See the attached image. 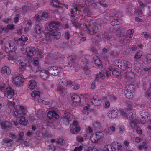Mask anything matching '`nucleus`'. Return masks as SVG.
<instances>
[{"instance_id": "nucleus-1", "label": "nucleus", "mask_w": 151, "mask_h": 151, "mask_svg": "<svg viewBox=\"0 0 151 151\" xmlns=\"http://www.w3.org/2000/svg\"><path fill=\"white\" fill-rule=\"evenodd\" d=\"M129 108L122 109L118 110L117 109L112 110L109 111L107 114L108 116L110 119H114L119 114L123 116H124L125 118L127 119H132L133 117V114L130 112Z\"/></svg>"}, {"instance_id": "nucleus-2", "label": "nucleus", "mask_w": 151, "mask_h": 151, "mask_svg": "<svg viewBox=\"0 0 151 151\" xmlns=\"http://www.w3.org/2000/svg\"><path fill=\"white\" fill-rule=\"evenodd\" d=\"M60 25V23L58 21H53L49 24V32L45 34V37L46 40L50 39L51 36H54V38L56 39H60V34L59 32H57Z\"/></svg>"}, {"instance_id": "nucleus-3", "label": "nucleus", "mask_w": 151, "mask_h": 151, "mask_svg": "<svg viewBox=\"0 0 151 151\" xmlns=\"http://www.w3.org/2000/svg\"><path fill=\"white\" fill-rule=\"evenodd\" d=\"M13 111L14 116L15 117L21 118L26 114V110L23 106H16Z\"/></svg>"}, {"instance_id": "nucleus-4", "label": "nucleus", "mask_w": 151, "mask_h": 151, "mask_svg": "<svg viewBox=\"0 0 151 151\" xmlns=\"http://www.w3.org/2000/svg\"><path fill=\"white\" fill-rule=\"evenodd\" d=\"M24 78L21 76H14L13 78L14 84L16 86L20 87L24 84Z\"/></svg>"}, {"instance_id": "nucleus-5", "label": "nucleus", "mask_w": 151, "mask_h": 151, "mask_svg": "<svg viewBox=\"0 0 151 151\" xmlns=\"http://www.w3.org/2000/svg\"><path fill=\"white\" fill-rule=\"evenodd\" d=\"M103 137V134L102 132H97L93 134L91 136V140L94 143L97 142L100 139Z\"/></svg>"}, {"instance_id": "nucleus-6", "label": "nucleus", "mask_w": 151, "mask_h": 151, "mask_svg": "<svg viewBox=\"0 0 151 151\" xmlns=\"http://www.w3.org/2000/svg\"><path fill=\"white\" fill-rule=\"evenodd\" d=\"M119 68L123 70H127L129 72L131 71L132 65L131 63L126 60H122V63L119 66Z\"/></svg>"}, {"instance_id": "nucleus-7", "label": "nucleus", "mask_w": 151, "mask_h": 151, "mask_svg": "<svg viewBox=\"0 0 151 151\" xmlns=\"http://www.w3.org/2000/svg\"><path fill=\"white\" fill-rule=\"evenodd\" d=\"M50 74L53 76H57L62 69L61 67L51 66L48 67L47 68Z\"/></svg>"}, {"instance_id": "nucleus-8", "label": "nucleus", "mask_w": 151, "mask_h": 151, "mask_svg": "<svg viewBox=\"0 0 151 151\" xmlns=\"http://www.w3.org/2000/svg\"><path fill=\"white\" fill-rule=\"evenodd\" d=\"M42 26L41 24H36L34 28V32L35 34V36L40 38L44 33V31L42 30Z\"/></svg>"}, {"instance_id": "nucleus-9", "label": "nucleus", "mask_w": 151, "mask_h": 151, "mask_svg": "<svg viewBox=\"0 0 151 151\" xmlns=\"http://www.w3.org/2000/svg\"><path fill=\"white\" fill-rule=\"evenodd\" d=\"M16 47L14 43L9 42L6 43L5 48V51L6 53L14 52L16 50Z\"/></svg>"}, {"instance_id": "nucleus-10", "label": "nucleus", "mask_w": 151, "mask_h": 151, "mask_svg": "<svg viewBox=\"0 0 151 151\" xmlns=\"http://www.w3.org/2000/svg\"><path fill=\"white\" fill-rule=\"evenodd\" d=\"M27 53V58H30L31 57L34 56L36 53V49L32 47H27L26 49Z\"/></svg>"}, {"instance_id": "nucleus-11", "label": "nucleus", "mask_w": 151, "mask_h": 151, "mask_svg": "<svg viewBox=\"0 0 151 151\" xmlns=\"http://www.w3.org/2000/svg\"><path fill=\"white\" fill-rule=\"evenodd\" d=\"M80 128L78 123L76 121H74L72 123V125L70 129L71 133L76 134L80 131Z\"/></svg>"}, {"instance_id": "nucleus-12", "label": "nucleus", "mask_w": 151, "mask_h": 151, "mask_svg": "<svg viewBox=\"0 0 151 151\" xmlns=\"http://www.w3.org/2000/svg\"><path fill=\"white\" fill-rule=\"evenodd\" d=\"M73 115L70 113H65L63 117V123L65 125H68L69 122L72 119Z\"/></svg>"}, {"instance_id": "nucleus-13", "label": "nucleus", "mask_w": 151, "mask_h": 151, "mask_svg": "<svg viewBox=\"0 0 151 151\" xmlns=\"http://www.w3.org/2000/svg\"><path fill=\"white\" fill-rule=\"evenodd\" d=\"M100 101L99 96L95 95L93 99L89 100V103L92 105L98 106L100 104Z\"/></svg>"}, {"instance_id": "nucleus-14", "label": "nucleus", "mask_w": 151, "mask_h": 151, "mask_svg": "<svg viewBox=\"0 0 151 151\" xmlns=\"http://www.w3.org/2000/svg\"><path fill=\"white\" fill-rule=\"evenodd\" d=\"M80 65L84 71L87 70L88 65V60L85 58L82 57L81 59Z\"/></svg>"}, {"instance_id": "nucleus-15", "label": "nucleus", "mask_w": 151, "mask_h": 151, "mask_svg": "<svg viewBox=\"0 0 151 151\" xmlns=\"http://www.w3.org/2000/svg\"><path fill=\"white\" fill-rule=\"evenodd\" d=\"M72 100L74 104L80 105L81 103V99L79 96L77 94H73L71 96Z\"/></svg>"}, {"instance_id": "nucleus-16", "label": "nucleus", "mask_w": 151, "mask_h": 151, "mask_svg": "<svg viewBox=\"0 0 151 151\" xmlns=\"http://www.w3.org/2000/svg\"><path fill=\"white\" fill-rule=\"evenodd\" d=\"M140 114L142 117L140 119V121L142 123H145L146 122V118H148L149 115V114L147 111L142 110L140 112Z\"/></svg>"}, {"instance_id": "nucleus-17", "label": "nucleus", "mask_w": 151, "mask_h": 151, "mask_svg": "<svg viewBox=\"0 0 151 151\" xmlns=\"http://www.w3.org/2000/svg\"><path fill=\"white\" fill-rule=\"evenodd\" d=\"M27 40L28 38L27 37L22 35L21 38H19L17 41V45L19 46L22 47L24 45L25 42Z\"/></svg>"}, {"instance_id": "nucleus-18", "label": "nucleus", "mask_w": 151, "mask_h": 151, "mask_svg": "<svg viewBox=\"0 0 151 151\" xmlns=\"http://www.w3.org/2000/svg\"><path fill=\"white\" fill-rule=\"evenodd\" d=\"M7 92V97L8 99H10L13 98L14 95V91L12 89L11 87L7 88H6Z\"/></svg>"}, {"instance_id": "nucleus-19", "label": "nucleus", "mask_w": 151, "mask_h": 151, "mask_svg": "<svg viewBox=\"0 0 151 151\" xmlns=\"http://www.w3.org/2000/svg\"><path fill=\"white\" fill-rule=\"evenodd\" d=\"M12 141L11 139H9L7 138L3 139L1 143L2 145L8 147L12 146Z\"/></svg>"}, {"instance_id": "nucleus-20", "label": "nucleus", "mask_w": 151, "mask_h": 151, "mask_svg": "<svg viewBox=\"0 0 151 151\" xmlns=\"http://www.w3.org/2000/svg\"><path fill=\"white\" fill-rule=\"evenodd\" d=\"M50 73L49 71L46 70H42L40 72V76L41 78L45 80L48 77Z\"/></svg>"}, {"instance_id": "nucleus-21", "label": "nucleus", "mask_w": 151, "mask_h": 151, "mask_svg": "<svg viewBox=\"0 0 151 151\" xmlns=\"http://www.w3.org/2000/svg\"><path fill=\"white\" fill-rule=\"evenodd\" d=\"M47 116L50 119H52L53 117L56 119H58L59 116L56 112L54 111H49L47 113Z\"/></svg>"}, {"instance_id": "nucleus-22", "label": "nucleus", "mask_w": 151, "mask_h": 151, "mask_svg": "<svg viewBox=\"0 0 151 151\" xmlns=\"http://www.w3.org/2000/svg\"><path fill=\"white\" fill-rule=\"evenodd\" d=\"M134 66L136 71L139 74L141 75L142 74V70L141 69L140 63L138 62H136L134 63Z\"/></svg>"}, {"instance_id": "nucleus-23", "label": "nucleus", "mask_w": 151, "mask_h": 151, "mask_svg": "<svg viewBox=\"0 0 151 151\" xmlns=\"http://www.w3.org/2000/svg\"><path fill=\"white\" fill-rule=\"evenodd\" d=\"M85 26L88 30V32L91 34H96L97 31L95 30V27H91V26L88 27L86 24H85Z\"/></svg>"}, {"instance_id": "nucleus-24", "label": "nucleus", "mask_w": 151, "mask_h": 151, "mask_svg": "<svg viewBox=\"0 0 151 151\" xmlns=\"http://www.w3.org/2000/svg\"><path fill=\"white\" fill-rule=\"evenodd\" d=\"M16 63L17 65H19V68L22 71H23L26 70V64L25 63L20 60L17 61Z\"/></svg>"}, {"instance_id": "nucleus-25", "label": "nucleus", "mask_w": 151, "mask_h": 151, "mask_svg": "<svg viewBox=\"0 0 151 151\" xmlns=\"http://www.w3.org/2000/svg\"><path fill=\"white\" fill-rule=\"evenodd\" d=\"M76 58V55H71V56H69L68 58V59L70 61V62L68 63V65L71 67L72 66V65L74 67V65H75L74 62L75 61Z\"/></svg>"}, {"instance_id": "nucleus-26", "label": "nucleus", "mask_w": 151, "mask_h": 151, "mask_svg": "<svg viewBox=\"0 0 151 151\" xmlns=\"http://www.w3.org/2000/svg\"><path fill=\"white\" fill-rule=\"evenodd\" d=\"M50 4L53 7H58L62 9V6L63 5L59 2L58 0H52Z\"/></svg>"}, {"instance_id": "nucleus-27", "label": "nucleus", "mask_w": 151, "mask_h": 151, "mask_svg": "<svg viewBox=\"0 0 151 151\" xmlns=\"http://www.w3.org/2000/svg\"><path fill=\"white\" fill-rule=\"evenodd\" d=\"M1 73L3 74H7L9 75L11 73V70L9 67L6 66H4L2 68Z\"/></svg>"}, {"instance_id": "nucleus-28", "label": "nucleus", "mask_w": 151, "mask_h": 151, "mask_svg": "<svg viewBox=\"0 0 151 151\" xmlns=\"http://www.w3.org/2000/svg\"><path fill=\"white\" fill-rule=\"evenodd\" d=\"M102 37L105 39H107L108 40L107 41L110 44L111 46H112V45H114V42L115 41L114 38H110L108 35H104L102 36Z\"/></svg>"}, {"instance_id": "nucleus-29", "label": "nucleus", "mask_w": 151, "mask_h": 151, "mask_svg": "<svg viewBox=\"0 0 151 151\" xmlns=\"http://www.w3.org/2000/svg\"><path fill=\"white\" fill-rule=\"evenodd\" d=\"M84 1L83 2L82 4V5L84 7H87V9H84L83 10L84 12H85V10H86V12L88 13L90 12V10L88 8V7L90 6L89 5V0H84Z\"/></svg>"}, {"instance_id": "nucleus-30", "label": "nucleus", "mask_w": 151, "mask_h": 151, "mask_svg": "<svg viewBox=\"0 0 151 151\" xmlns=\"http://www.w3.org/2000/svg\"><path fill=\"white\" fill-rule=\"evenodd\" d=\"M111 145L112 147L115 150H117V151L115 150V151H119V150L122 147L121 145L119 143L116 142H113Z\"/></svg>"}, {"instance_id": "nucleus-31", "label": "nucleus", "mask_w": 151, "mask_h": 151, "mask_svg": "<svg viewBox=\"0 0 151 151\" xmlns=\"http://www.w3.org/2000/svg\"><path fill=\"white\" fill-rule=\"evenodd\" d=\"M90 104H87V106L84 107L82 110V112L83 114L86 115H88L89 112V110L90 106Z\"/></svg>"}, {"instance_id": "nucleus-32", "label": "nucleus", "mask_w": 151, "mask_h": 151, "mask_svg": "<svg viewBox=\"0 0 151 151\" xmlns=\"http://www.w3.org/2000/svg\"><path fill=\"white\" fill-rule=\"evenodd\" d=\"M130 38L127 36L123 37L120 41V43L121 44H125L129 42Z\"/></svg>"}, {"instance_id": "nucleus-33", "label": "nucleus", "mask_w": 151, "mask_h": 151, "mask_svg": "<svg viewBox=\"0 0 151 151\" xmlns=\"http://www.w3.org/2000/svg\"><path fill=\"white\" fill-rule=\"evenodd\" d=\"M37 83L34 80H32L29 82L28 87L30 89H33L36 85Z\"/></svg>"}, {"instance_id": "nucleus-34", "label": "nucleus", "mask_w": 151, "mask_h": 151, "mask_svg": "<svg viewBox=\"0 0 151 151\" xmlns=\"http://www.w3.org/2000/svg\"><path fill=\"white\" fill-rule=\"evenodd\" d=\"M125 96L128 99H131L133 98V92L125 90L124 91Z\"/></svg>"}, {"instance_id": "nucleus-35", "label": "nucleus", "mask_w": 151, "mask_h": 151, "mask_svg": "<svg viewBox=\"0 0 151 151\" xmlns=\"http://www.w3.org/2000/svg\"><path fill=\"white\" fill-rule=\"evenodd\" d=\"M143 52L142 51L139 50L137 51L134 57V59H140L143 55Z\"/></svg>"}, {"instance_id": "nucleus-36", "label": "nucleus", "mask_w": 151, "mask_h": 151, "mask_svg": "<svg viewBox=\"0 0 151 151\" xmlns=\"http://www.w3.org/2000/svg\"><path fill=\"white\" fill-rule=\"evenodd\" d=\"M19 123L20 124L25 126L27 124V120H26L25 118L23 116L20 118L19 121Z\"/></svg>"}, {"instance_id": "nucleus-37", "label": "nucleus", "mask_w": 151, "mask_h": 151, "mask_svg": "<svg viewBox=\"0 0 151 151\" xmlns=\"http://www.w3.org/2000/svg\"><path fill=\"white\" fill-rule=\"evenodd\" d=\"M15 27V25L13 24H8L6 28H5V32L7 33L8 32V30H12Z\"/></svg>"}, {"instance_id": "nucleus-38", "label": "nucleus", "mask_w": 151, "mask_h": 151, "mask_svg": "<svg viewBox=\"0 0 151 151\" xmlns=\"http://www.w3.org/2000/svg\"><path fill=\"white\" fill-rule=\"evenodd\" d=\"M65 86L61 85H58V86L57 91L59 93L61 94L63 93L65 89Z\"/></svg>"}, {"instance_id": "nucleus-39", "label": "nucleus", "mask_w": 151, "mask_h": 151, "mask_svg": "<svg viewBox=\"0 0 151 151\" xmlns=\"http://www.w3.org/2000/svg\"><path fill=\"white\" fill-rule=\"evenodd\" d=\"M134 86L132 84H129L127 86L126 88V90L132 92H134Z\"/></svg>"}, {"instance_id": "nucleus-40", "label": "nucleus", "mask_w": 151, "mask_h": 151, "mask_svg": "<svg viewBox=\"0 0 151 151\" xmlns=\"http://www.w3.org/2000/svg\"><path fill=\"white\" fill-rule=\"evenodd\" d=\"M58 83L59 85L65 86L66 80L65 78H61L58 80Z\"/></svg>"}, {"instance_id": "nucleus-41", "label": "nucleus", "mask_w": 151, "mask_h": 151, "mask_svg": "<svg viewBox=\"0 0 151 151\" xmlns=\"http://www.w3.org/2000/svg\"><path fill=\"white\" fill-rule=\"evenodd\" d=\"M134 33V30L133 29H130L128 30L127 32V37H129V38H131L132 37Z\"/></svg>"}, {"instance_id": "nucleus-42", "label": "nucleus", "mask_w": 151, "mask_h": 151, "mask_svg": "<svg viewBox=\"0 0 151 151\" xmlns=\"http://www.w3.org/2000/svg\"><path fill=\"white\" fill-rule=\"evenodd\" d=\"M78 10L77 8H74L73 9H70V12L72 15L70 17H74L76 15V12Z\"/></svg>"}, {"instance_id": "nucleus-43", "label": "nucleus", "mask_w": 151, "mask_h": 151, "mask_svg": "<svg viewBox=\"0 0 151 151\" xmlns=\"http://www.w3.org/2000/svg\"><path fill=\"white\" fill-rule=\"evenodd\" d=\"M129 124L132 127H137V120L135 119H132L131 121L129 122Z\"/></svg>"}, {"instance_id": "nucleus-44", "label": "nucleus", "mask_w": 151, "mask_h": 151, "mask_svg": "<svg viewBox=\"0 0 151 151\" xmlns=\"http://www.w3.org/2000/svg\"><path fill=\"white\" fill-rule=\"evenodd\" d=\"M40 93L38 91H35L32 92L31 93V96L32 97L35 98L40 97Z\"/></svg>"}, {"instance_id": "nucleus-45", "label": "nucleus", "mask_w": 151, "mask_h": 151, "mask_svg": "<svg viewBox=\"0 0 151 151\" xmlns=\"http://www.w3.org/2000/svg\"><path fill=\"white\" fill-rule=\"evenodd\" d=\"M145 60L146 61L147 64H149L151 63V54L147 55L145 58Z\"/></svg>"}, {"instance_id": "nucleus-46", "label": "nucleus", "mask_w": 151, "mask_h": 151, "mask_svg": "<svg viewBox=\"0 0 151 151\" xmlns=\"http://www.w3.org/2000/svg\"><path fill=\"white\" fill-rule=\"evenodd\" d=\"M28 9V8L27 6H24L20 8V11L22 12L23 14H24L26 13Z\"/></svg>"}, {"instance_id": "nucleus-47", "label": "nucleus", "mask_w": 151, "mask_h": 151, "mask_svg": "<svg viewBox=\"0 0 151 151\" xmlns=\"http://www.w3.org/2000/svg\"><path fill=\"white\" fill-rule=\"evenodd\" d=\"M95 64L97 66V67L100 68H101L103 66L102 65V64H101V63H99L100 62V61L99 59H96V60H95Z\"/></svg>"}, {"instance_id": "nucleus-48", "label": "nucleus", "mask_w": 151, "mask_h": 151, "mask_svg": "<svg viewBox=\"0 0 151 151\" xmlns=\"http://www.w3.org/2000/svg\"><path fill=\"white\" fill-rule=\"evenodd\" d=\"M63 35L65 39H67V40H69V39L70 38L71 36L70 33V32L68 31L65 32L64 33V34H63Z\"/></svg>"}, {"instance_id": "nucleus-49", "label": "nucleus", "mask_w": 151, "mask_h": 151, "mask_svg": "<svg viewBox=\"0 0 151 151\" xmlns=\"http://www.w3.org/2000/svg\"><path fill=\"white\" fill-rule=\"evenodd\" d=\"M104 151H113L112 146L110 145H108L105 146Z\"/></svg>"}, {"instance_id": "nucleus-50", "label": "nucleus", "mask_w": 151, "mask_h": 151, "mask_svg": "<svg viewBox=\"0 0 151 151\" xmlns=\"http://www.w3.org/2000/svg\"><path fill=\"white\" fill-rule=\"evenodd\" d=\"M121 63H122V60H116L114 62V64L116 66L119 68V66L121 65Z\"/></svg>"}, {"instance_id": "nucleus-51", "label": "nucleus", "mask_w": 151, "mask_h": 151, "mask_svg": "<svg viewBox=\"0 0 151 151\" xmlns=\"http://www.w3.org/2000/svg\"><path fill=\"white\" fill-rule=\"evenodd\" d=\"M50 16L49 14L45 12H43L41 16V17L42 19L43 18L45 19H47L49 18Z\"/></svg>"}, {"instance_id": "nucleus-52", "label": "nucleus", "mask_w": 151, "mask_h": 151, "mask_svg": "<svg viewBox=\"0 0 151 151\" xmlns=\"http://www.w3.org/2000/svg\"><path fill=\"white\" fill-rule=\"evenodd\" d=\"M86 131L87 133H92L93 132V130L92 127L89 126L86 128Z\"/></svg>"}, {"instance_id": "nucleus-53", "label": "nucleus", "mask_w": 151, "mask_h": 151, "mask_svg": "<svg viewBox=\"0 0 151 151\" xmlns=\"http://www.w3.org/2000/svg\"><path fill=\"white\" fill-rule=\"evenodd\" d=\"M20 16L19 14H17L14 18V23H17L19 20Z\"/></svg>"}, {"instance_id": "nucleus-54", "label": "nucleus", "mask_w": 151, "mask_h": 151, "mask_svg": "<svg viewBox=\"0 0 151 151\" xmlns=\"http://www.w3.org/2000/svg\"><path fill=\"white\" fill-rule=\"evenodd\" d=\"M145 95L147 97L151 96V87H149L145 92Z\"/></svg>"}, {"instance_id": "nucleus-55", "label": "nucleus", "mask_w": 151, "mask_h": 151, "mask_svg": "<svg viewBox=\"0 0 151 151\" xmlns=\"http://www.w3.org/2000/svg\"><path fill=\"white\" fill-rule=\"evenodd\" d=\"M3 21L6 24L10 23L12 22V19L10 17H7L4 19Z\"/></svg>"}, {"instance_id": "nucleus-56", "label": "nucleus", "mask_w": 151, "mask_h": 151, "mask_svg": "<svg viewBox=\"0 0 151 151\" xmlns=\"http://www.w3.org/2000/svg\"><path fill=\"white\" fill-rule=\"evenodd\" d=\"M112 74L114 77H116L119 75V73L117 70L114 69L112 71Z\"/></svg>"}, {"instance_id": "nucleus-57", "label": "nucleus", "mask_w": 151, "mask_h": 151, "mask_svg": "<svg viewBox=\"0 0 151 151\" xmlns=\"http://www.w3.org/2000/svg\"><path fill=\"white\" fill-rule=\"evenodd\" d=\"M72 24L75 26H77L78 24V21L75 18H73L71 20Z\"/></svg>"}, {"instance_id": "nucleus-58", "label": "nucleus", "mask_w": 151, "mask_h": 151, "mask_svg": "<svg viewBox=\"0 0 151 151\" xmlns=\"http://www.w3.org/2000/svg\"><path fill=\"white\" fill-rule=\"evenodd\" d=\"M24 135V133L23 132H19V135L18 140H23V137Z\"/></svg>"}, {"instance_id": "nucleus-59", "label": "nucleus", "mask_w": 151, "mask_h": 151, "mask_svg": "<svg viewBox=\"0 0 151 151\" xmlns=\"http://www.w3.org/2000/svg\"><path fill=\"white\" fill-rule=\"evenodd\" d=\"M142 34H144V37L146 39H147L150 37H151V35H150V34H148L146 32H143Z\"/></svg>"}, {"instance_id": "nucleus-60", "label": "nucleus", "mask_w": 151, "mask_h": 151, "mask_svg": "<svg viewBox=\"0 0 151 151\" xmlns=\"http://www.w3.org/2000/svg\"><path fill=\"white\" fill-rule=\"evenodd\" d=\"M72 85L73 82L71 80H66V83L65 86L71 87L72 86Z\"/></svg>"}, {"instance_id": "nucleus-61", "label": "nucleus", "mask_w": 151, "mask_h": 151, "mask_svg": "<svg viewBox=\"0 0 151 151\" xmlns=\"http://www.w3.org/2000/svg\"><path fill=\"white\" fill-rule=\"evenodd\" d=\"M33 19L37 22H39L40 20V16L39 15H36L34 17Z\"/></svg>"}, {"instance_id": "nucleus-62", "label": "nucleus", "mask_w": 151, "mask_h": 151, "mask_svg": "<svg viewBox=\"0 0 151 151\" xmlns=\"http://www.w3.org/2000/svg\"><path fill=\"white\" fill-rule=\"evenodd\" d=\"M34 63L33 64L34 65H35V66L39 64V59L37 57L35 58L34 59Z\"/></svg>"}, {"instance_id": "nucleus-63", "label": "nucleus", "mask_w": 151, "mask_h": 151, "mask_svg": "<svg viewBox=\"0 0 151 151\" xmlns=\"http://www.w3.org/2000/svg\"><path fill=\"white\" fill-rule=\"evenodd\" d=\"M137 14L139 17H142L144 16L141 10L138 9L137 11Z\"/></svg>"}, {"instance_id": "nucleus-64", "label": "nucleus", "mask_w": 151, "mask_h": 151, "mask_svg": "<svg viewBox=\"0 0 151 151\" xmlns=\"http://www.w3.org/2000/svg\"><path fill=\"white\" fill-rule=\"evenodd\" d=\"M132 7L131 6H129L128 8L126 9V11L127 12L132 13L133 12Z\"/></svg>"}]
</instances>
